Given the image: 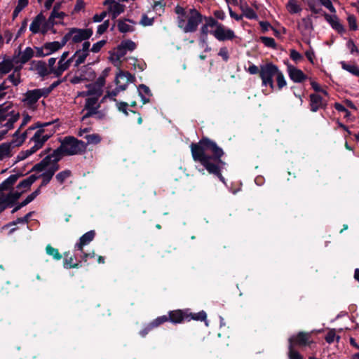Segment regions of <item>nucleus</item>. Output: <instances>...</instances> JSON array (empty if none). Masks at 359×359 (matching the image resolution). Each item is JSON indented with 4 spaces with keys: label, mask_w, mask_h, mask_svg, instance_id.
Here are the masks:
<instances>
[{
    "label": "nucleus",
    "mask_w": 359,
    "mask_h": 359,
    "mask_svg": "<svg viewBox=\"0 0 359 359\" xmlns=\"http://www.w3.org/2000/svg\"><path fill=\"white\" fill-rule=\"evenodd\" d=\"M191 149L193 159L199 162L210 174L217 176L224 183V177L219 165L222 162L220 158L223 155L222 149L215 142L206 137H203L198 143H192Z\"/></svg>",
    "instance_id": "1"
},
{
    "label": "nucleus",
    "mask_w": 359,
    "mask_h": 359,
    "mask_svg": "<svg viewBox=\"0 0 359 359\" xmlns=\"http://www.w3.org/2000/svg\"><path fill=\"white\" fill-rule=\"evenodd\" d=\"M177 15V25L184 32H193L203 21L201 14L194 8H184L180 6L175 8Z\"/></svg>",
    "instance_id": "2"
},
{
    "label": "nucleus",
    "mask_w": 359,
    "mask_h": 359,
    "mask_svg": "<svg viewBox=\"0 0 359 359\" xmlns=\"http://www.w3.org/2000/svg\"><path fill=\"white\" fill-rule=\"evenodd\" d=\"M60 145L55 149L62 157L75 155H83L86 152V144L83 140L76 138L74 136H65L59 137Z\"/></svg>",
    "instance_id": "3"
},
{
    "label": "nucleus",
    "mask_w": 359,
    "mask_h": 359,
    "mask_svg": "<svg viewBox=\"0 0 359 359\" xmlns=\"http://www.w3.org/2000/svg\"><path fill=\"white\" fill-rule=\"evenodd\" d=\"M19 113L13 109L11 102H5L0 105V117L5 118L6 123L4 125L6 128L0 131V135H6L8 130L13 128V124L19 118Z\"/></svg>",
    "instance_id": "4"
},
{
    "label": "nucleus",
    "mask_w": 359,
    "mask_h": 359,
    "mask_svg": "<svg viewBox=\"0 0 359 359\" xmlns=\"http://www.w3.org/2000/svg\"><path fill=\"white\" fill-rule=\"evenodd\" d=\"M81 95L86 96V102L83 111H86V114L83 116L82 120L84 121L86 118L97 116L98 109L100 108L99 99L102 95L95 94V92H90L87 90L81 93Z\"/></svg>",
    "instance_id": "5"
},
{
    "label": "nucleus",
    "mask_w": 359,
    "mask_h": 359,
    "mask_svg": "<svg viewBox=\"0 0 359 359\" xmlns=\"http://www.w3.org/2000/svg\"><path fill=\"white\" fill-rule=\"evenodd\" d=\"M278 71V66L272 62L260 65L259 76L262 79V86H269L273 90L275 88L273 78L276 79Z\"/></svg>",
    "instance_id": "6"
},
{
    "label": "nucleus",
    "mask_w": 359,
    "mask_h": 359,
    "mask_svg": "<svg viewBox=\"0 0 359 359\" xmlns=\"http://www.w3.org/2000/svg\"><path fill=\"white\" fill-rule=\"evenodd\" d=\"M205 24L201 27V33L207 35L208 33L212 34L219 41L224 40V29L221 25L212 18H205Z\"/></svg>",
    "instance_id": "7"
},
{
    "label": "nucleus",
    "mask_w": 359,
    "mask_h": 359,
    "mask_svg": "<svg viewBox=\"0 0 359 359\" xmlns=\"http://www.w3.org/2000/svg\"><path fill=\"white\" fill-rule=\"evenodd\" d=\"M93 33L91 29L72 28L69 32L65 35V37L67 39V42L72 39L74 43H80L90 39Z\"/></svg>",
    "instance_id": "8"
},
{
    "label": "nucleus",
    "mask_w": 359,
    "mask_h": 359,
    "mask_svg": "<svg viewBox=\"0 0 359 359\" xmlns=\"http://www.w3.org/2000/svg\"><path fill=\"white\" fill-rule=\"evenodd\" d=\"M55 126L50 122L45 123L43 124L36 123L32 126H29L27 130L25 132L21 133L20 128L15 131L13 135H28L31 133L32 130L37 129L34 135H41L43 133H48L50 135L56 133Z\"/></svg>",
    "instance_id": "9"
},
{
    "label": "nucleus",
    "mask_w": 359,
    "mask_h": 359,
    "mask_svg": "<svg viewBox=\"0 0 359 359\" xmlns=\"http://www.w3.org/2000/svg\"><path fill=\"white\" fill-rule=\"evenodd\" d=\"M15 138L10 142H4L0 144V161L6 156H11V150L13 148L20 147L26 140L27 136H14Z\"/></svg>",
    "instance_id": "10"
},
{
    "label": "nucleus",
    "mask_w": 359,
    "mask_h": 359,
    "mask_svg": "<svg viewBox=\"0 0 359 359\" xmlns=\"http://www.w3.org/2000/svg\"><path fill=\"white\" fill-rule=\"evenodd\" d=\"M311 333L306 332H299L296 335L291 336L289 339V346L294 348V346H309L312 343Z\"/></svg>",
    "instance_id": "11"
},
{
    "label": "nucleus",
    "mask_w": 359,
    "mask_h": 359,
    "mask_svg": "<svg viewBox=\"0 0 359 359\" xmlns=\"http://www.w3.org/2000/svg\"><path fill=\"white\" fill-rule=\"evenodd\" d=\"M187 309H175L169 311L168 315H163L161 317L165 318V323L170 322L172 324H181L187 322Z\"/></svg>",
    "instance_id": "12"
},
{
    "label": "nucleus",
    "mask_w": 359,
    "mask_h": 359,
    "mask_svg": "<svg viewBox=\"0 0 359 359\" xmlns=\"http://www.w3.org/2000/svg\"><path fill=\"white\" fill-rule=\"evenodd\" d=\"M46 93L47 92L43 90V88H37L28 90L25 94V97L23 98L22 101L25 105L28 106L29 107H32L41 97H47Z\"/></svg>",
    "instance_id": "13"
},
{
    "label": "nucleus",
    "mask_w": 359,
    "mask_h": 359,
    "mask_svg": "<svg viewBox=\"0 0 359 359\" xmlns=\"http://www.w3.org/2000/svg\"><path fill=\"white\" fill-rule=\"evenodd\" d=\"M50 28V27L46 25V18L42 13L37 15L29 26V30L33 34H36L39 32L46 33Z\"/></svg>",
    "instance_id": "14"
},
{
    "label": "nucleus",
    "mask_w": 359,
    "mask_h": 359,
    "mask_svg": "<svg viewBox=\"0 0 359 359\" xmlns=\"http://www.w3.org/2000/svg\"><path fill=\"white\" fill-rule=\"evenodd\" d=\"M135 80L134 76L129 72L120 71L116 76L115 83L119 89L125 90L128 84L133 83Z\"/></svg>",
    "instance_id": "15"
},
{
    "label": "nucleus",
    "mask_w": 359,
    "mask_h": 359,
    "mask_svg": "<svg viewBox=\"0 0 359 359\" xmlns=\"http://www.w3.org/2000/svg\"><path fill=\"white\" fill-rule=\"evenodd\" d=\"M103 4L108 6V13L112 19L116 18L125 11V6L114 0H105Z\"/></svg>",
    "instance_id": "16"
},
{
    "label": "nucleus",
    "mask_w": 359,
    "mask_h": 359,
    "mask_svg": "<svg viewBox=\"0 0 359 359\" xmlns=\"http://www.w3.org/2000/svg\"><path fill=\"white\" fill-rule=\"evenodd\" d=\"M34 54L33 49L30 47H27L23 51H19L17 55L13 57V61L15 65L20 64L21 66L33 57Z\"/></svg>",
    "instance_id": "17"
},
{
    "label": "nucleus",
    "mask_w": 359,
    "mask_h": 359,
    "mask_svg": "<svg viewBox=\"0 0 359 359\" xmlns=\"http://www.w3.org/2000/svg\"><path fill=\"white\" fill-rule=\"evenodd\" d=\"M165 318L157 317L149 323L145 325L140 331L139 334L142 337H145L151 330L165 323Z\"/></svg>",
    "instance_id": "18"
},
{
    "label": "nucleus",
    "mask_w": 359,
    "mask_h": 359,
    "mask_svg": "<svg viewBox=\"0 0 359 359\" xmlns=\"http://www.w3.org/2000/svg\"><path fill=\"white\" fill-rule=\"evenodd\" d=\"M287 73L290 79L295 83L303 82L307 78L301 69L290 65H287Z\"/></svg>",
    "instance_id": "19"
},
{
    "label": "nucleus",
    "mask_w": 359,
    "mask_h": 359,
    "mask_svg": "<svg viewBox=\"0 0 359 359\" xmlns=\"http://www.w3.org/2000/svg\"><path fill=\"white\" fill-rule=\"evenodd\" d=\"M24 176L22 172L11 175L0 184V192L3 193L4 191L13 190V185L16 183L18 180Z\"/></svg>",
    "instance_id": "20"
},
{
    "label": "nucleus",
    "mask_w": 359,
    "mask_h": 359,
    "mask_svg": "<svg viewBox=\"0 0 359 359\" xmlns=\"http://www.w3.org/2000/svg\"><path fill=\"white\" fill-rule=\"evenodd\" d=\"M325 19L330 25L332 29L337 31L339 34L345 32V28L344 25L340 22L339 18L333 13V15H329L327 13L324 14Z\"/></svg>",
    "instance_id": "21"
},
{
    "label": "nucleus",
    "mask_w": 359,
    "mask_h": 359,
    "mask_svg": "<svg viewBox=\"0 0 359 359\" xmlns=\"http://www.w3.org/2000/svg\"><path fill=\"white\" fill-rule=\"evenodd\" d=\"M67 43V39L65 36L62 37L61 41H53L46 43L43 45V50L46 51L45 55H48L53 53L61 49Z\"/></svg>",
    "instance_id": "22"
},
{
    "label": "nucleus",
    "mask_w": 359,
    "mask_h": 359,
    "mask_svg": "<svg viewBox=\"0 0 359 359\" xmlns=\"http://www.w3.org/2000/svg\"><path fill=\"white\" fill-rule=\"evenodd\" d=\"M136 25L135 21L125 18L118 21L117 27L120 32L128 33L135 31Z\"/></svg>",
    "instance_id": "23"
},
{
    "label": "nucleus",
    "mask_w": 359,
    "mask_h": 359,
    "mask_svg": "<svg viewBox=\"0 0 359 359\" xmlns=\"http://www.w3.org/2000/svg\"><path fill=\"white\" fill-rule=\"evenodd\" d=\"M51 136H32L30 139L29 142H33L34 145L29 149L28 154H33L41 149L45 142Z\"/></svg>",
    "instance_id": "24"
},
{
    "label": "nucleus",
    "mask_w": 359,
    "mask_h": 359,
    "mask_svg": "<svg viewBox=\"0 0 359 359\" xmlns=\"http://www.w3.org/2000/svg\"><path fill=\"white\" fill-rule=\"evenodd\" d=\"M95 231L94 230L85 233L79 239V242L75 245V250L83 252V246L90 243L95 238Z\"/></svg>",
    "instance_id": "25"
},
{
    "label": "nucleus",
    "mask_w": 359,
    "mask_h": 359,
    "mask_svg": "<svg viewBox=\"0 0 359 359\" xmlns=\"http://www.w3.org/2000/svg\"><path fill=\"white\" fill-rule=\"evenodd\" d=\"M73 61V57L69 58L67 60H59L57 65L55 69H52L53 74L56 76H60L65 71H66Z\"/></svg>",
    "instance_id": "26"
},
{
    "label": "nucleus",
    "mask_w": 359,
    "mask_h": 359,
    "mask_svg": "<svg viewBox=\"0 0 359 359\" xmlns=\"http://www.w3.org/2000/svg\"><path fill=\"white\" fill-rule=\"evenodd\" d=\"M297 28L303 35L311 32L313 29L311 18L309 16L302 18L298 23Z\"/></svg>",
    "instance_id": "27"
},
{
    "label": "nucleus",
    "mask_w": 359,
    "mask_h": 359,
    "mask_svg": "<svg viewBox=\"0 0 359 359\" xmlns=\"http://www.w3.org/2000/svg\"><path fill=\"white\" fill-rule=\"evenodd\" d=\"M66 16L67 15L64 12H51L50 15L46 21V25L50 26V28L53 27L55 25H64L63 20Z\"/></svg>",
    "instance_id": "28"
},
{
    "label": "nucleus",
    "mask_w": 359,
    "mask_h": 359,
    "mask_svg": "<svg viewBox=\"0 0 359 359\" xmlns=\"http://www.w3.org/2000/svg\"><path fill=\"white\" fill-rule=\"evenodd\" d=\"M105 84V76H100L97 78L96 81L93 83L88 85V90H90V92H95V94L102 95L103 90L102 88Z\"/></svg>",
    "instance_id": "29"
},
{
    "label": "nucleus",
    "mask_w": 359,
    "mask_h": 359,
    "mask_svg": "<svg viewBox=\"0 0 359 359\" xmlns=\"http://www.w3.org/2000/svg\"><path fill=\"white\" fill-rule=\"evenodd\" d=\"M39 178L36 175H32L26 179H24L17 185L18 189H22V191H26L29 189L32 184Z\"/></svg>",
    "instance_id": "30"
},
{
    "label": "nucleus",
    "mask_w": 359,
    "mask_h": 359,
    "mask_svg": "<svg viewBox=\"0 0 359 359\" xmlns=\"http://www.w3.org/2000/svg\"><path fill=\"white\" fill-rule=\"evenodd\" d=\"M187 322H189L191 320L196 321H205L207 318V314L204 311H201L198 313H192L189 309H187Z\"/></svg>",
    "instance_id": "31"
},
{
    "label": "nucleus",
    "mask_w": 359,
    "mask_h": 359,
    "mask_svg": "<svg viewBox=\"0 0 359 359\" xmlns=\"http://www.w3.org/2000/svg\"><path fill=\"white\" fill-rule=\"evenodd\" d=\"M310 105L311 110L313 112L317 111L319 109L322 108L323 106V99L320 95L317 94H312L310 96Z\"/></svg>",
    "instance_id": "32"
},
{
    "label": "nucleus",
    "mask_w": 359,
    "mask_h": 359,
    "mask_svg": "<svg viewBox=\"0 0 359 359\" xmlns=\"http://www.w3.org/2000/svg\"><path fill=\"white\" fill-rule=\"evenodd\" d=\"M53 156H55L53 159V163L46 170V172H48L53 176L60 169L58 162L63 158L60 154L57 153L55 150H53Z\"/></svg>",
    "instance_id": "33"
},
{
    "label": "nucleus",
    "mask_w": 359,
    "mask_h": 359,
    "mask_svg": "<svg viewBox=\"0 0 359 359\" xmlns=\"http://www.w3.org/2000/svg\"><path fill=\"white\" fill-rule=\"evenodd\" d=\"M34 68L41 76H45L49 74H53V73L50 72V70L47 67L46 63L43 61H38L34 65Z\"/></svg>",
    "instance_id": "34"
},
{
    "label": "nucleus",
    "mask_w": 359,
    "mask_h": 359,
    "mask_svg": "<svg viewBox=\"0 0 359 359\" xmlns=\"http://www.w3.org/2000/svg\"><path fill=\"white\" fill-rule=\"evenodd\" d=\"M138 93L144 104L149 102L151 93L149 87L144 84L140 85L138 88Z\"/></svg>",
    "instance_id": "35"
},
{
    "label": "nucleus",
    "mask_w": 359,
    "mask_h": 359,
    "mask_svg": "<svg viewBox=\"0 0 359 359\" xmlns=\"http://www.w3.org/2000/svg\"><path fill=\"white\" fill-rule=\"evenodd\" d=\"M15 62L13 58L11 60H4L0 62V74H5L11 71L14 67Z\"/></svg>",
    "instance_id": "36"
},
{
    "label": "nucleus",
    "mask_w": 359,
    "mask_h": 359,
    "mask_svg": "<svg viewBox=\"0 0 359 359\" xmlns=\"http://www.w3.org/2000/svg\"><path fill=\"white\" fill-rule=\"evenodd\" d=\"M88 53L81 51L80 50H77L74 55L72 57L73 60H75V67L79 66L81 64L83 63L88 55Z\"/></svg>",
    "instance_id": "37"
},
{
    "label": "nucleus",
    "mask_w": 359,
    "mask_h": 359,
    "mask_svg": "<svg viewBox=\"0 0 359 359\" xmlns=\"http://www.w3.org/2000/svg\"><path fill=\"white\" fill-rule=\"evenodd\" d=\"M340 65L343 69L348 72L354 76L359 77V68L356 65L347 64L344 61L340 62Z\"/></svg>",
    "instance_id": "38"
},
{
    "label": "nucleus",
    "mask_w": 359,
    "mask_h": 359,
    "mask_svg": "<svg viewBox=\"0 0 359 359\" xmlns=\"http://www.w3.org/2000/svg\"><path fill=\"white\" fill-rule=\"evenodd\" d=\"M287 9L291 14L298 13L302 11L301 6L297 4L295 0H289L287 5Z\"/></svg>",
    "instance_id": "39"
},
{
    "label": "nucleus",
    "mask_w": 359,
    "mask_h": 359,
    "mask_svg": "<svg viewBox=\"0 0 359 359\" xmlns=\"http://www.w3.org/2000/svg\"><path fill=\"white\" fill-rule=\"evenodd\" d=\"M74 257L71 256L69 258H65L63 261V266L65 269H79L81 267V262L74 263Z\"/></svg>",
    "instance_id": "40"
},
{
    "label": "nucleus",
    "mask_w": 359,
    "mask_h": 359,
    "mask_svg": "<svg viewBox=\"0 0 359 359\" xmlns=\"http://www.w3.org/2000/svg\"><path fill=\"white\" fill-rule=\"evenodd\" d=\"M46 252L47 255L52 256L55 260H60L62 259V255L59 252V250L51 246L50 244L46 246Z\"/></svg>",
    "instance_id": "41"
},
{
    "label": "nucleus",
    "mask_w": 359,
    "mask_h": 359,
    "mask_svg": "<svg viewBox=\"0 0 359 359\" xmlns=\"http://www.w3.org/2000/svg\"><path fill=\"white\" fill-rule=\"evenodd\" d=\"M7 80L11 82L13 86H18L21 82L20 69L16 68L14 72L8 76Z\"/></svg>",
    "instance_id": "42"
},
{
    "label": "nucleus",
    "mask_w": 359,
    "mask_h": 359,
    "mask_svg": "<svg viewBox=\"0 0 359 359\" xmlns=\"http://www.w3.org/2000/svg\"><path fill=\"white\" fill-rule=\"evenodd\" d=\"M24 192L25 191H11L8 194H6V196L9 199V202L13 203V205H15L18 203V201L19 200V198L21 197Z\"/></svg>",
    "instance_id": "43"
},
{
    "label": "nucleus",
    "mask_w": 359,
    "mask_h": 359,
    "mask_svg": "<svg viewBox=\"0 0 359 359\" xmlns=\"http://www.w3.org/2000/svg\"><path fill=\"white\" fill-rule=\"evenodd\" d=\"M242 11L243 13V15L245 18L250 20H256L258 18L257 14L256 12L250 7L245 6V7L242 6Z\"/></svg>",
    "instance_id": "44"
},
{
    "label": "nucleus",
    "mask_w": 359,
    "mask_h": 359,
    "mask_svg": "<svg viewBox=\"0 0 359 359\" xmlns=\"http://www.w3.org/2000/svg\"><path fill=\"white\" fill-rule=\"evenodd\" d=\"M32 214H33V212H29L27 215H25L24 217H18V218L16 219V220L10 222L9 224H8L6 225V226H11L12 225H16V224H20H20H27L28 222H29V219L31 217V216L32 215Z\"/></svg>",
    "instance_id": "45"
},
{
    "label": "nucleus",
    "mask_w": 359,
    "mask_h": 359,
    "mask_svg": "<svg viewBox=\"0 0 359 359\" xmlns=\"http://www.w3.org/2000/svg\"><path fill=\"white\" fill-rule=\"evenodd\" d=\"M72 175V171L69 170H65L58 172L55 178L60 184H63L65 181Z\"/></svg>",
    "instance_id": "46"
},
{
    "label": "nucleus",
    "mask_w": 359,
    "mask_h": 359,
    "mask_svg": "<svg viewBox=\"0 0 359 359\" xmlns=\"http://www.w3.org/2000/svg\"><path fill=\"white\" fill-rule=\"evenodd\" d=\"M28 0H18V5L16 6L13 15V18H16L19 13L27 6Z\"/></svg>",
    "instance_id": "47"
},
{
    "label": "nucleus",
    "mask_w": 359,
    "mask_h": 359,
    "mask_svg": "<svg viewBox=\"0 0 359 359\" xmlns=\"http://www.w3.org/2000/svg\"><path fill=\"white\" fill-rule=\"evenodd\" d=\"M260 41L264 44L265 46L272 48H276V43L275 40L271 37L261 36Z\"/></svg>",
    "instance_id": "48"
},
{
    "label": "nucleus",
    "mask_w": 359,
    "mask_h": 359,
    "mask_svg": "<svg viewBox=\"0 0 359 359\" xmlns=\"http://www.w3.org/2000/svg\"><path fill=\"white\" fill-rule=\"evenodd\" d=\"M318 0H309L308 6L310 11L314 14H319L322 11V9L317 4Z\"/></svg>",
    "instance_id": "49"
},
{
    "label": "nucleus",
    "mask_w": 359,
    "mask_h": 359,
    "mask_svg": "<svg viewBox=\"0 0 359 359\" xmlns=\"http://www.w3.org/2000/svg\"><path fill=\"white\" fill-rule=\"evenodd\" d=\"M337 339V341L340 339L339 336H337L335 333V330L334 329L329 330L327 334H326L325 339L327 343L332 344L334 339Z\"/></svg>",
    "instance_id": "50"
},
{
    "label": "nucleus",
    "mask_w": 359,
    "mask_h": 359,
    "mask_svg": "<svg viewBox=\"0 0 359 359\" xmlns=\"http://www.w3.org/2000/svg\"><path fill=\"white\" fill-rule=\"evenodd\" d=\"M276 80L277 81L278 89H282L287 84L284 75L280 69L276 76Z\"/></svg>",
    "instance_id": "51"
},
{
    "label": "nucleus",
    "mask_w": 359,
    "mask_h": 359,
    "mask_svg": "<svg viewBox=\"0 0 359 359\" xmlns=\"http://www.w3.org/2000/svg\"><path fill=\"white\" fill-rule=\"evenodd\" d=\"M318 1L321 6L328 9L330 11V13H336V8L334 7L331 0H318Z\"/></svg>",
    "instance_id": "52"
},
{
    "label": "nucleus",
    "mask_w": 359,
    "mask_h": 359,
    "mask_svg": "<svg viewBox=\"0 0 359 359\" xmlns=\"http://www.w3.org/2000/svg\"><path fill=\"white\" fill-rule=\"evenodd\" d=\"M288 357L290 359H304L303 356L291 346H288Z\"/></svg>",
    "instance_id": "53"
},
{
    "label": "nucleus",
    "mask_w": 359,
    "mask_h": 359,
    "mask_svg": "<svg viewBox=\"0 0 359 359\" xmlns=\"http://www.w3.org/2000/svg\"><path fill=\"white\" fill-rule=\"evenodd\" d=\"M346 47L352 55L359 54V49L352 39H349L346 43Z\"/></svg>",
    "instance_id": "54"
},
{
    "label": "nucleus",
    "mask_w": 359,
    "mask_h": 359,
    "mask_svg": "<svg viewBox=\"0 0 359 359\" xmlns=\"http://www.w3.org/2000/svg\"><path fill=\"white\" fill-rule=\"evenodd\" d=\"M347 21L351 30L355 31L358 29L356 18L354 15H349L347 18Z\"/></svg>",
    "instance_id": "55"
},
{
    "label": "nucleus",
    "mask_w": 359,
    "mask_h": 359,
    "mask_svg": "<svg viewBox=\"0 0 359 359\" xmlns=\"http://www.w3.org/2000/svg\"><path fill=\"white\" fill-rule=\"evenodd\" d=\"M87 141L85 142L86 144V150L88 149V144H97L100 142L101 137L100 136H85Z\"/></svg>",
    "instance_id": "56"
},
{
    "label": "nucleus",
    "mask_w": 359,
    "mask_h": 359,
    "mask_svg": "<svg viewBox=\"0 0 359 359\" xmlns=\"http://www.w3.org/2000/svg\"><path fill=\"white\" fill-rule=\"evenodd\" d=\"M154 21L153 18H149L147 15L144 14L142 15L140 24L144 27L151 26Z\"/></svg>",
    "instance_id": "57"
},
{
    "label": "nucleus",
    "mask_w": 359,
    "mask_h": 359,
    "mask_svg": "<svg viewBox=\"0 0 359 359\" xmlns=\"http://www.w3.org/2000/svg\"><path fill=\"white\" fill-rule=\"evenodd\" d=\"M0 205H3L6 207V209L13 206V203L9 202L7 196L4 193H0Z\"/></svg>",
    "instance_id": "58"
},
{
    "label": "nucleus",
    "mask_w": 359,
    "mask_h": 359,
    "mask_svg": "<svg viewBox=\"0 0 359 359\" xmlns=\"http://www.w3.org/2000/svg\"><path fill=\"white\" fill-rule=\"evenodd\" d=\"M39 177H42V182L41 187L47 185L50 181L51 180L52 177H53L52 175L48 173V172H43L40 176H38Z\"/></svg>",
    "instance_id": "59"
},
{
    "label": "nucleus",
    "mask_w": 359,
    "mask_h": 359,
    "mask_svg": "<svg viewBox=\"0 0 359 359\" xmlns=\"http://www.w3.org/2000/svg\"><path fill=\"white\" fill-rule=\"evenodd\" d=\"M105 43L106 41L104 40H102L94 43L92 48H90V51H92L93 53H98L101 50V48L104 46Z\"/></svg>",
    "instance_id": "60"
},
{
    "label": "nucleus",
    "mask_w": 359,
    "mask_h": 359,
    "mask_svg": "<svg viewBox=\"0 0 359 359\" xmlns=\"http://www.w3.org/2000/svg\"><path fill=\"white\" fill-rule=\"evenodd\" d=\"M109 25V20H105L102 24L100 25L97 27V34L99 35L102 34L108 29Z\"/></svg>",
    "instance_id": "61"
},
{
    "label": "nucleus",
    "mask_w": 359,
    "mask_h": 359,
    "mask_svg": "<svg viewBox=\"0 0 359 359\" xmlns=\"http://www.w3.org/2000/svg\"><path fill=\"white\" fill-rule=\"evenodd\" d=\"M122 47L128 50H133L136 48V44L135 42L128 40L122 43Z\"/></svg>",
    "instance_id": "62"
},
{
    "label": "nucleus",
    "mask_w": 359,
    "mask_h": 359,
    "mask_svg": "<svg viewBox=\"0 0 359 359\" xmlns=\"http://www.w3.org/2000/svg\"><path fill=\"white\" fill-rule=\"evenodd\" d=\"M54 156H53V151L50 154H48L45 158H43L41 161L47 168L48 166H49L52 164L53 159L54 158Z\"/></svg>",
    "instance_id": "63"
},
{
    "label": "nucleus",
    "mask_w": 359,
    "mask_h": 359,
    "mask_svg": "<svg viewBox=\"0 0 359 359\" xmlns=\"http://www.w3.org/2000/svg\"><path fill=\"white\" fill-rule=\"evenodd\" d=\"M46 168V167L45 166V165L41 161H40L39 163L35 164L32 167V168L31 169L29 172H42Z\"/></svg>",
    "instance_id": "64"
}]
</instances>
